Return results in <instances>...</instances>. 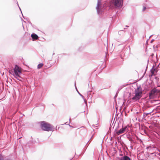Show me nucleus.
<instances>
[{
  "instance_id": "18",
  "label": "nucleus",
  "mask_w": 160,
  "mask_h": 160,
  "mask_svg": "<svg viewBox=\"0 0 160 160\" xmlns=\"http://www.w3.org/2000/svg\"><path fill=\"white\" fill-rule=\"evenodd\" d=\"M127 138L131 142H132V138L130 137H127Z\"/></svg>"
},
{
  "instance_id": "10",
  "label": "nucleus",
  "mask_w": 160,
  "mask_h": 160,
  "mask_svg": "<svg viewBox=\"0 0 160 160\" xmlns=\"http://www.w3.org/2000/svg\"><path fill=\"white\" fill-rule=\"evenodd\" d=\"M20 75H16V76H14V77L19 81H22L23 78L20 76Z\"/></svg>"
},
{
  "instance_id": "8",
  "label": "nucleus",
  "mask_w": 160,
  "mask_h": 160,
  "mask_svg": "<svg viewBox=\"0 0 160 160\" xmlns=\"http://www.w3.org/2000/svg\"><path fill=\"white\" fill-rule=\"evenodd\" d=\"M120 156H122L121 158H119L118 160H132L128 156L125 155L123 156L122 154H120Z\"/></svg>"
},
{
  "instance_id": "14",
  "label": "nucleus",
  "mask_w": 160,
  "mask_h": 160,
  "mask_svg": "<svg viewBox=\"0 0 160 160\" xmlns=\"http://www.w3.org/2000/svg\"><path fill=\"white\" fill-rule=\"evenodd\" d=\"M125 32V31L123 30H120L118 32V34L120 35H121L123 34Z\"/></svg>"
},
{
  "instance_id": "7",
  "label": "nucleus",
  "mask_w": 160,
  "mask_h": 160,
  "mask_svg": "<svg viewBox=\"0 0 160 160\" xmlns=\"http://www.w3.org/2000/svg\"><path fill=\"white\" fill-rule=\"evenodd\" d=\"M101 3V0H98V2L96 9H97V12L98 14H99L101 13L100 8H101V7H100V5Z\"/></svg>"
},
{
  "instance_id": "12",
  "label": "nucleus",
  "mask_w": 160,
  "mask_h": 160,
  "mask_svg": "<svg viewBox=\"0 0 160 160\" xmlns=\"http://www.w3.org/2000/svg\"><path fill=\"white\" fill-rule=\"evenodd\" d=\"M0 160H12L8 158H4L3 156L0 154Z\"/></svg>"
},
{
  "instance_id": "21",
  "label": "nucleus",
  "mask_w": 160,
  "mask_h": 160,
  "mask_svg": "<svg viewBox=\"0 0 160 160\" xmlns=\"http://www.w3.org/2000/svg\"><path fill=\"white\" fill-rule=\"evenodd\" d=\"M17 4L18 5V7H19V8L20 9V10L21 11V9H20V8L19 7V5H18V2H17Z\"/></svg>"
},
{
  "instance_id": "6",
  "label": "nucleus",
  "mask_w": 160,
  "mask_h": 160,
  "mask_svg": "<svg viewBox=\"0 0 160 160\" xmlns=\"http://www.w3.org/2000/svg\"><path fill=\"white\" fill-rule=\"evenodd\" d=\"M127 128V126H126L124 127V128H122L120 129L118 131L116 130L115 129V132H116V134L119 135V134L123 133L126 130Z\"/></svg>"
},
{
  "instance_id": "17",
  "label": "nucleus",
  "mask_w": 160,
  "mask_h": 160,
  "mask_svg": "<svg viewBox=\"0 0 160 160\" xmlns=\"http://www.w3.org/2000/svg\"><path fill=\"white\" fill-rule=\"evenodd\" d=\"M158 87H160V79L158 80L157 83Z\"/></svg>"
},
{
  "instance_id": "19",
  "label": "nucleus",
  "mask_w": 160,
  "mask_h": 160,
  "mask_svg": "<svg viewBox=\"0 0 160 160\" xmlns=\"http://www.w3.org/2000/svg\"><path fill=\"white\" fill-rule=\"evenodd\" d=\"M98 126L99 125L98 124H96V126L93 124L92 125V127L93 128H95V127H98Z\"/></svg>"
},
{
  "instance_id": "2",
  "label": "nucleus",
  "mask_w": 160,
  "mask_h": 160,
  "mask_svg": "<svg viewBox=\"0 0 160 160\" xmlns=\"http://www.w3.org/2000/svg\"><path fill=\"white\" fill-rule=\"evenodd\" d=\"M40 126L42 130L47 131H51L53 129L52 126L44 121L40 122Z\"/></svg>"
},
{
  "instance_id": "28",
  "label": "nucleus",
  "mask_w": 160,
  "mask_h": 160,
  "mask_svg": "<svg viewBox=\"0 0 160 160\" xmlns=\"http://www.w3.org/2000/svg\"><path fill=\"white\" fill-rule=\"evenodd\" d=\"M125 27H128V26H125Z\"/></svg>"
},
{
  "instance_id": "15",
  "label": "nucleus",
  "mask_w": 160,
  "mask_h": 160,
  "mask_svg": "<svg viewBox=\"0 0 160 160\" xmlns=\"http://www.w3.org/2000/svg\"><path fill=\"white\" fill-rule=\"evenodd\" d=\"M43 65V64L42 63H41L39 64L38 66V67H37L38 68L40 69V68H41V67H42Z\"/></svg>"
},
{
  "instance_id": "3",
  "label": "nucleus",
  "mask_w": 160,
  "mask_h": 160,
  "mask_svg": "<svg viewBox=\"0 0 160 160\" xmlns=\"http://www.w3.org/2000/svg\"><path fill=\"white\" fill-rule=\"evenodd\" d=\"M110 3L116 8H120L123 5V0H111Z\"/></svg>"
},
{
  "instance_id": "5",
  "label": "nucleus",
  "mask_w": 160,
  "mask_h": 160,
  "mask_svg": "<svg viewBox=\"0 0 160 160\" xmlns=\"http://www.w3.org/2000/svg\"><path fill=\"white\" fill-rule=\"evenodd\" d=\"M159 90L156 89V87H154V88L150 91L149 93V97L151 98L156 93L159 92Z\"/></svg>"
},
{
  "instance_id": "29",
  "label": "nucleus",
  "mask_w": 160,
  "mask_h": 160,
  "mask_svg": "<svg viewBox=\"0 0 160 160\" xmlns=\"http://www.w3.org/2000/svg\"><path fill=\"white\" fill-rule=\"evenodd\" d=\"M126 29V28H124V29Z\"/></svg>"
},
{
  "instance_id": "25",
  "label": "nucleus",
  "mask_w": 160,
  "mask_h": 160,
  "mask_svg": "<svg viewBox=\"0 0 160 160\" xmlns=\"http://www.w3.org/2000/svg\"><path fill=\"white\" fill-rule=\"evenodd\" d=\"M70 122H71V119H69V123H70Z\"/></svg>"
},
{
  "instance_id": "30",
  "label": "nucleus",
  "mask_w": 160,
  "mask_h": 160,
  "mask_svg": "<svg viewBox=\"0 0 160 160\" xmlns=\"http://www.w3.org/2000/svg\"><path fill=\"white\" fill-rule=\"evenodd\" d=\"M70 160H72V159H71Z\"/></svg>"
},
{
  "instance_id": "9",
  "label": "nucleus",
  "mask_w": 160,
  "mask_h": 160,
  "mask_svg": "<svg viewBox=\"0 0 160 160\" xmlns=\"http://www.w3.org/2000/svg\"><path fill=\"white\" fill-rule=\"evenodd\" d=\"M31 37L33 41L37 40L39 38L37 35L34 33H32L31 35Z\"/></svg>"
},
{
  "instance_id": "20",
  "label": "nucleus",
  "mask_w": 160,
  "mask_h": 160,
  "mask_svg": "<svg viewBox=\"0 0 160 160\" xmlns=\"http://www.w3.org/2000/svg\"><path fill=\"white\" fill-rule=\"evenodd\" d=\"M146 9V7H143V9H142V11H144Z\"/></svg>"
},
{
  "instance_id": "4",
  "label": "nucleus",
  "mask_w": 160,
  "mask_h": 160,
  "mask_svg": "<svg viewBox=\"0 0 160 160\" xmlns=\"http://www.w3.org/2000/svg\"><path fill=\"white\" fill-rule=\"evenodd\" d=\"M13 70L14 71V76H16V75H20L21 74V71L18 66L17 65L15 66L13 69Z\"/></svg>"
},
{
  "instance_id": "13",
  "label": "nucleus",
  "mask_w": 160,
  "mask_h": 160,
  "mask_svg": "<svg viewBox=\"0 0 160 160\" xmlns=\"http://www.w3.org/2000/svg\"><path fill=\"white\" fill-rule=\"evenodd\" d=\"M90 92V91L88 92L87 97H88V99H89V98H90V99L91 100L92 98V95L90 94H89V93Z\"/></svg>"
},
{
  "instance_id": "16",
  "label": "nucleus",
  "mask_w": 160,
  "mask_h": 160,
  "mask_svg": "<svg viewBox=\"0 0 160 160\" xmlns=\"http://www.w3.org/2000/svg\"><path fill=\"white\" fill-rule=\"evenodd\" d=\"M155 70V69L154 68H153V67L152 69L150 70V72H151V73L152 74V75H153L154 74V71Z\"/></svg>"
},
{
  "instance_id": "27",
  "label": "nucleus",
  "mask_w": 160,
  "mask_h": 160,
  "mask_svg": "<svg viewBox=\"0 0 160 160\" xmlns=\"http://www.w3.org/2000/svg\"><path fill=\"white\" fill-rule=\"evenodd\" d=\"M93 136V135H92V137H91V138H92Z\"/></svg>"
},
{
  "instance_id": "1",
  "label": "nucleus",
  "mask_w": 160,
  "mask_h": 160,
  "mask_svg": "<svg viewBox=\"0 0 160 160\" xmlns=\"http://www.w3.org/2000/svg\"><path fill=\"white\" fill-rule=\"evenodd\" d=\"M142 88L140 86H139L135 91V95L132 98V100L136 101L139 100L142 97Z\"/></svg>"
},
{
  "instance_id": "22",
  "label": "nucleus",
  "mask_w": 160,
  "mask_h": 160,
  "mask_svg": "<svg viewBox=\"0 0 160 160\" xmlns=\"http://www.w3.org/2000/svg\"><path fill=\"white\" fill-rule=\"evenodd\" d=\"M65 124H66V125H68L69 124H67V122H66Z\"/></svg>"
},
{
  "instance_id": "11",
  "label": "nucleus",
  "mask_w": 160,
  "mask_h": 160,
  "mask_svg": "<svg viewBox=\"0 0 160 160\" xmlns=\"http://www.w3.org/2000/svg\"><path fill=\"white\" fill-rule=\"evenodd\" d=\"M78 94L80 95L82 97V98L84 100V102L85 103V104H86V105L87 106V101L86 100H85V99L84 98V96L82 95L81 94H80L78 91Z\"/></svg>"
},
{
  "instance_id": "26",
  "label": "nucleus",
  "mask_w": 160,
  "mask_h": 160,
  "mask_svg": "<svg viewBox=\"0 0 160 160\" xmlns=\"http://www.w3.org/2000/svg\"><path fill=\"white\" fill-rule=\"evenodd\" d=\"M69 125V126L70 127H72V126L71 125H70L69 124L68 125Z\"/></svg>"
},
{
  "instance_id": "23",
  "label": "nucleus",
  "mask_w": 160,
  "mask_h": 160,
  "mask_svg": "<svg viewBox=\"0 0 160 160\" xmlns=\"http://www.w3.org/2000/svg\"><path fill=\"white\" fill-rule=\"evenodd\" d=\"M153 41H154V39H152V40H151V42H153Z\"/></svg>"
},
{
  "instance_id": "24",
  "label": "nucleus",
  "mask_w": 160,
  "mask_h": 160,
  "mask_svg": "<svg viewBox=\"0 0 160 160\" xmlns=\"http://www.w3.org/2000/svg\"><path fill=\"white\" fill-rule=\"evenodd\" d=\"M75 88H76V89L77 90V88H76V84H75Z\"/></svg>"
}]
</instances>
